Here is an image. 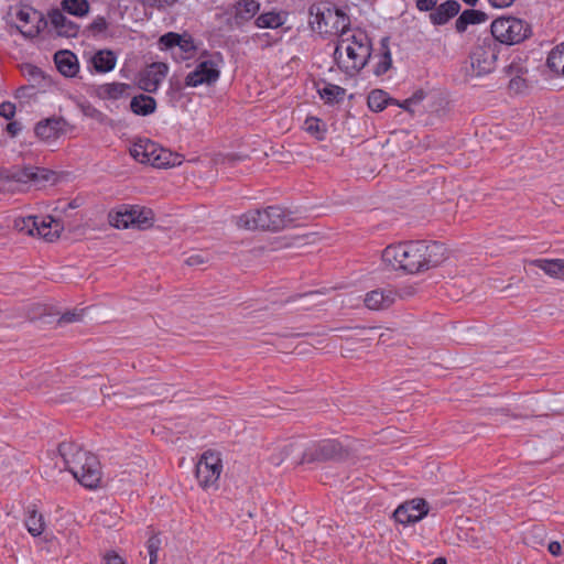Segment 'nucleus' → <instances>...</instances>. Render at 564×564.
<instances>
[{"mask_svg": "<svg viewBox=\"0 0 564 564\" xmlns=\"http://www.w3.org/2000/svg\"><path fill=\"white\" fill-rule=\"evenodd\" d=\"M446 248L437 241H409L388 246L382 251V260L395 270L417 273L442 263Z\"/></svg>", "mask_w": 564, "mask_h": 564, "instance_id": "obj_1", "label": "nucleus"}, {"mask_svg": "<svg viewBox=\"0 0 564 564\" xmlns=\"http://www.w3.org/2000/svg\"><path fill=\"white\" fill-rule=\"evenodd\" d=\"M58 452L66 468L78 482L89 489L98 487L101 480V470L100 463L94 454L72 442L59 444Z\"/></svg>", "mask_w": 564, "mask_h": 564, "instance_id": "obj_2", "label": "nucleus"}, {"mask_svg": "<svg viewBox=\"0 0 564 564\" xmlns=\"http://www.w3.org/2000/svg\"><path fill=\"white\" fill-rule=\"evenodd\" d=\"M370 56L371 42L364 32L341 35L334 51L337 66L347 74H352L364 68Z\"/></svg>", "mask_w": 564, "mask_h": 564, "instance_id": "obj_3", "label": "nucleus"}, {"mask_svg": "<svg viewBox=\"0 0 564 564\" xmlns=\"http://www.w3.org/2000/svg\"><path fill=\"white\" fill-rule=\"evenodd\" d=\"M310 24L313 30L324 35H347L349 17L328 2H318L310 7Z\"/></svg>", "mask_w": 564, "mask_h": 564, "instance_id": "obj_4", "label": "nucleus"}, {"mask_svg": "<svg viewBox=\"0 0 564 564\" xmlns=\"http://www.w3.org/2000/svg\"><path fill=\"white\" fill-rule=\"evenodd\" d=\"M291 221L289 213L280 206H269L264 209L249 210L242 214L237 225L240 228L249 230H271L283 229Z\"/></svg>", "mask_w": 564, "mask_h": 564, "instance_id": "obj_5", "label": "nucleus"}, {"mask_svg": "<svg viewBox=\"0 0 564 564\" xmlns=\"http://www.w3.org/2000/svg\"><path fill=\"white\" fill-rule=\"evenodd\" d=\"M491 40L501 44L516 45L524 42L532 35L531 24L516 17H500L490 25Z\"/></svg>", "mask_w": 564, "mask_h": 564, "instance_id": "obj_6", "label": "nucleus"}, {"mask_svg": "<svg viewBox=\"0 0 564 564\" xmlns=\"http://www.w3.org/2000/svg\"><path fill=\"white\" fill-rule=\"evenodd\" d=\"M108 217L110 225L119 229L133 227L144 230L152 227L154 221L152 209L138 205H123L110 212Z\"/></svg>", "mask_w": 564, "mask_h": 564, "instance_id": "obj_7", "label": "nucleus"}, {"mask_svg": "<svg viewBox=\"0 0 564 564\" xmlns=\"http://www.w3.org/2000/svg\"><path fill=\"white\" fill-rule=\"evenodd\" d=\"M14 228L29 236L43 237L50 242L56 240L64 229L63 224L51 216L42 219L36 216L20 217L14 220Z\"/></svg>", "mask_w": 564, "mask_h": 564, "instance_id": "obj_8", "label": "nucleus"}, {"mask_svg": "<svg viewBox=\"0 0 564 564\" xmlns=\"http://www.w3.org/2000/svg\"><path fill=\"white\" fill-rule=\"evenodd\" d=\"M501 46L495 40L485 39L470 54L471 67L478 76L491 73L496 68Z\"/></svg>", "mask_w": 564, "mask_h": 564, "instance_id": "obj_9", "label": "nucleus"}, {"mask_svg": "<svg viewBox=\"0 0 564 564\" xmlns=\"http://www.w3.org/2000/svg\"><path fill=\"white\" fill-rule=\"evenodd\" d=\"M299 454L301 459L295 460L296 464L327 462L343 458L346 455V449L336 440H325Z\"/></svg>", "mask_w": 564, "mask_h": 564, "instance_id": "obj_10", "label": "nucleus"}, {"mask_svg": "<svg viewBox=\"0 0 564 564\" xmlns=\"http://www.w3.org/2000/svg\"><path fill=\"white\" fill-rule=\"evenodd\" d=\"M223 471L221 457L218 452L206 451L196 464V478L203 488L217 482Z\"/></svg>", "mask_w": 564, "mask_h": 564, "instance_id": "obj_11", "label": "nucleus"}, {"mask_svg": "<svg viewBox=\"0 0 564 564\" xmlns=\"http://www.w3.org/2000/svg\"><path fill=\"white\" fill-rule=\"evenodd\" d=\"M54 178L55 173L47 169L25 166L10 172V174L7 176V183H15L21 185L29 184L35 187H40L44 185L46 182L53 181ZM9 187L12 188L11 185H9Z\"/></svg>", "mask_w": 564, "mask_h": 564, "instance_id": "obj_12", "label": "nucleus"}, {"mask_svg": "<svg viewBox=\"0 0 564 564\" xmlns=\"http://www.w3.org/2000/svg\"><path fill=\"white\" fill-rule=\"evenodd\" d=\"M429 512L425 500L413 499L399 506L393 517L397 522L402 524H409L420 521Z\"/></svg>", "mask_w": 564, "mask_h": 564, "instance_id": "obj_13", "label": "nucleus"}, {"mask_svg": "<svg viewBox=\"0 0 564 564\" xmlns=\"http://www.w3.org/2000/svg\"><path fill=\"white\" fill-rule=\"evenodd\" d=\"M220 72L213 61H203L185 78V85L197 87L202 84L210 85L219 78Z\"/></svg>", "mask_w": 564, "mask_h": 564, "instance_id": "obj_14", "label": "nucleus"}, {"mask_svg": "<svg viewBox=\"0 0 564 564\" xmlns=\"http://www.w3.org/2000/svg\"><path fill=\"white\" fill-rule=\"evenodd\" d=\"M66 121L63 118L51 117L35 124V135L45 142L55 141L65 132Z\"/></svg>", "mask_w": 564, "mask_h": 564, "instance_id": "obj_15", "label": "nucleus"}, {"mask_svg": "<svg viewBox=\"0 0 564 564\" xmlns=\"http://www.w3.org/2000/svg\"><path fill=\"white\" fill-rule=\"evenodd\" d=\"M260 10V2L257 0H239L232 6V24L242 28L251 21Z\"/></svg>", "mask_w": 564, "mask_h": 564, "instance_id": "obj_16", "label": "nucleus"}, {"mask_svg": "<svg viewBox=\"0 0 564 564\" xmlns=\"http://www.w3.org/2000/svg\"><path fill=\"white\" fill-rule=\"evenodd\" d=\"M17 19L20 22L18 29L24 36L34 37L40 33L41 19L36 10L24 7L17 12Z\"/></svg>", "mask_w": 564, "mask_h": 564, "instance_id": "obj_17", "label": "nucleus"}, {"mask_svg": "<svg viewBox=\"0 0 564 564\" xmlns=\"http://www.w3.org/2000/svg\"><path fill=\"white\" fill-rule=\"evenodd\" d=\"M169 67L164 63L151 64L140 78V87L148 93H154L167 74Z\"/></svg>", "mask_w": 564, "mask_h": 564, "instance_id": "obj_18", "label": "nucleus"}, {"mask_svg": "<svg viewBox=\"0 0 564 564\" xmlns=\"http://www.w3.org/2000/svg\"><path fill=\"white\" fill-rule=\"evenodd\" d=\"M158 147L159 144L149 139H140L131 145L129 152L135 161L153 166Z\"/></svg>", "mask_w": 564, "mask_h": 564, "instance_id": "obj_19", "label": "nucleus"}, {"mask_svg": "<svg viewBox=\"0 0 564 564\" xmlns=\"http://www.w3.org/2000/svg\"><path fill=\"white\" fill-rule=\"evenodd\" d=\"M397 293L391 289L370 291L365 296V305L370 310H386L395 301Z\"/></svg>", "mask_w": 564, "mask_h": 564, "instance_id": "obj_20", "label": "nucleus"}, {"mask_svg": "<svg viewBox=\"0 0 564 564\" xmlns=\"http://www.w3.org/2000/svg\"><path fill=\"white\" fill-rule=\"evenodd\" d=\"M460 10V4L456 0H447L440 6H436L430 13V21L434 25H444L452 18L456 17Z\"/></svg>", "mask_w": 564, "mask_h": 564, "instance_id": "obj_21", "label": "nucleus"}, {"mask_svg": "<svg viewBox=\"0 0 564 564\" xmlns=\"http://www.w3.org/2000/svg\"><path fill=\"white\" fill-rule=\"evenodd\" d=\"M50 21L59 36H77L79 25L67 19L59 10H53L50 13Z\"/></svg>", "mask_w": 564, "mask_h": 564, "instance_id": "obj_22", "label": "nucleus"}, {"mask_svg": "<svg viewBox=\"0 0 564 564\" xmlns=\"http://www.w3.org/2000/svg\"><path fill=\"white\" fill-rule=\"evenodd\" d=\"M55 65L61 74L73 77L78 72L77 57L69 51H58L54 55Z\"/></svg>", "mask_w": 564, "mask_h": 564, "instance_id": "obj_23", "label": "nucleus"}, {"mask_svg": "<svg viewBox=\"0 0 564 564\" xmlns=\"http://www.w3.org/2000/svg\"><path fill=\"white\" fill-rule=\"evenodd\" d=\"M554 279L564 280V259H534L528 262Z\"/></svg>", "mask_w": 564, "mask_h": 564, "instance_id": "obj_24", "label": "nucleus"}, {"mask_svg": "<svg viewBox=\"0 0 564 564\" xmlns=\"http://www.w3.org/2000/svg\"><path fill=\"white\" fill-rule=\"evenodd\" d=\"M130 86L123 83H107L96 87V96L102 100H118L128 95Z\"/></svg>", "mask_w": 564, "mask_h": 564, "instance_id": "obj_25", "label": "nucleus"}, {"mask_svg": "<svg viewBox=\"0 0 564 564\" xmlns=\"http://www.w3.org/2000/svg\"><path fill=\"white\" fill-rule=\"evenodd\" d=\"M487 20L488 15L484 11L467 9L455 21V29L458 33H463L467 30L468 25L480 24Z\"/></svg>", "mask_w": 564, "mask_h": 564, "instance_id": "obj_26", "label": "nucleus"}, {"mask_svg": "<svg viewBox=\"0 0 564 564\" xmlns=\"http://www.w3.org/2000/svg\"><path fill=\"white\" fill-rule=\"evenodd\" d=\"M130 109L134 115L149 116L155 111L156 101L149 95L140 94L131 99Z\"/></svg>", "mask_w": 564, "mask_h": 564, "instance_id": "obj_27", "label": "nucleus"}, {"mask_svg": "<svg viewBox=\"0 0 564 564\" xmlns=\"http://www.w3.org/2000/svg\"><path fill=\"white\" fill-rule=\"evenodd\" d=\"M367 104L370 110L379 112L388 105L397 104V99L389 97L384 90L373 89L368 95Z\"/></svg>", "mask_w": 564, "mask_h": 564, "instance_id": "obj_28", "label": "nucleus"}, {"mask_svg": "<svg viewBox=\"0 0 564 564\" xmlns=\"http://www.w3.org/2000/svg\"><path fill=\"white\" fill-rule=\"evenodd\" d=\"M116 61L117 58L111 51H99L91 58L94 67L99 73H107L113 69Z\"/></svg>", "mask_w": 564, "mask_h": 564, "instance_id": "obj_29", "label": "nucleus"}, {"mask_svg": "<svg viewBox=\"0 0 564 564\" xmlns=\"http://www.w3.org/2000/svg\"><path fill=\"white\" fill-rule=\"evenodd\" d=\"M182 163L181 156L176 153H172L170 150L163 149L160 145L158 147V152L155 154V160L153 163L154 167L166 169L175 165H180Z\"/></svg>", "mask_w": 564, "mask_h": 564, "instance_id": "obj_30", "label": "nucleus"}, {"mask_svg": "<svg viewBox=\"0 0 564 564\" xmlns=\"http://www.w3.org/2000/svg\"><path fill=\"white\" fill-rule=\"evenodd\" d=\"M546 64L552 72L564 76V44H560L551 51Z\"/></svg>", "mask_w": 564, "mask_h": 564, "instance_id": "obj_31", "label": "nucleus"}, {"mask_svg": "<svg viewBox=\"0 0 564 564\" xmlns=\"http://www.w3.org/2000/svg\"><path fill=\"white\" fill-rule=\"evenodd\" d=\"M283 18L278 12H265L260 14L256 21L254 24L260 29H275L283 24Z\"/></svg>", "mask_w": 564, "mask_h": 564, "instance_id": "obj_32", "label": "nucleus"}, {"mask_svg": "<svg viewBox=\"0 0 564 564\" xmlns=\"http://www.w3.org/2000/svg\"><path fill=\"white\" fill-rule=\"evenodd\" d=\"M62 9L76 17H84L89 12V2L87 0H63Z\"/></svg>", "mask_w": 564, "mask_h": 564, "instance_id": "obj_33", "label": "nucleus"}, {"mask_svg": "<svg viewBox=\"0 0 564 564\" xmlns=\"http://www.w3.org/2000/svg\"><path fill=\"white\" fill-rule=\"evenodd\" d=\"M25 527L32 536H40L45 528L43 516L36 510H31L25 520Z\"/></svg>", "mask_w": 564, "mask_h": 564, "instance_id": "obj_34", "label": "nucleus"}, {"mask_svg": "<svg viewBox=\"0 0 564 564\" xmlns=\"http://www.w3.org/2000/svg\"><path fill=\"white\" fill-rule=\"evenodd\" d=\"M388 42V37H383L381 40L382 54L380 61L378 62L375 68V74L378 76L386 74L392 66V58L391 53L389 51Z\"/></svg>", "mask_w": 564, "mask_h": 564, "instance_id": "obj_35", "label": "nucleus"}, {"mask_svg": "<svg viewBox=\"0 0 564 564\" xmlns=\"http://www.w3.org/2000/svg\"><path fill=\"white\" fill-rule=\"evenodd\" d=\"M346 90L337 85L327 84L318 90V94L326 102H339L344 99Z\"/></svg>", "mask_w": 564, "mask_h": 564, "instance_id": "obj_36", "label": "nucleus"}, {"mask_svg": "<svg viewBox=\"0 0 564 564\" xmlns=\"http://www.w3.org/2000/svg\"><path fill=\"white\" fill-rule=\"evenodd\" d=\"M82 111L85 117L90 118L100 124L109 126L111 128L113 127V120L90 104L83 105Z\"/></svg>", "mask_w": 564, "mask_h": 564, "instance_id": "obj_37", "label": "nucleus"}, {"mask_svg": "<svg viewBox=\"0 0 564 564\" xmlns=\"http://www.w3.org/2000/svg\"><path fill=\"white\" fill-rule=\"evenodd\" d=\"M527 57L517 55L512 58L511 63L505 68L509 77L524 76L528 73Z\"/></svg>", "mask_w": 564, "mask_h": 564, "instance_id": "obj_38", "label": "nucleus"}, {"mask_svg": "<svg viewBox=\"0 0 564 564\" xmlns=\"http://www.w3.org/2000/svg\"><path fill=\"white\" fill-rule=\"evenodd\" d=\"M22 74L28 77L30 82L40 84L44 79V73L37 66L26 63L21 66Z\"/></svg>", "mask_w": 564, "mask_h": 564, "instance_id": "obj_39", "label": "nucleus"}, {"mask_svg": "<svg viewBox=\"0 0 564 564\" xmlns=\"http://www.w3.org/2000/svg\"><path fill=\"white\" fill-rule=\"evenodd\" d=\"M161 544H162L161 539L159 538L158 534H153L149 538V540L147 542V549H148L149 556H150L149 564L158 563V560H159L158 553L161 547Z\"/></svg>", "mask_w": 564, "mask_h": 564, "instance_id": "obj_40", "label": "nucleus"}, {"mask_svg": "<svg viewBox=\"0 0 564 564\" xmlns=\"http://www.w3.org/2000/svg\"><path fill=\"white\" fill-rule=\"evenodd\" d=\"M305 129L308 133L315 135L316 139H324L325 129L322 128L321 121L317 118H308L305 121Z\"/></svg>", "mask_w": 564, "mask_h": 564, "instance_id": "obj_41", "label": "nucleus"}, {"mask_svg": "<svg viewBox=\"0 0 564 564\" xmlns=\"http://www.w3.org/2000/svg\"><path fill=\"white\" fill-rule=\"evenodd\" d=\"M509 89L516 94H521L528 89V82L524 76L510 77Z\"/></svg>", "mask_w": 564, "mask_h": 564, "instance_id": "obj_42", "label": "nucleus"}, {"mask_svg": "<svg viewBox=\"0 0 564 564\" xmlns=\"http://www.w3.org/2000/svg\"><path fill=\"white\" fill-rule=\"evenodd\" d=\"M181 41V35L174 32H169L160 37V44L165 48L177 46Z\"/></svg>", "mask_w": 564, "mask_h": 564, "instance_id": "obj_43", "label": "nucleus"}, {"mask_svg": "<svg viewBox=\"0 0 564 564\" xmlns=\"http://www.w3.org/2000/svg\"><path fill=\"white\" fill-rule=\"evenodd\" d=\"M108 23L104 17H97L88 26L94 34L102 33L107 30Z\"/></svg>", "mask_w": 564, "mask_h": 564, "instance_id": "obj_44", "label": "nucleus"}, {"mask_svg": "<svg viewBox=\"0 0 564 564\" xmlns=\"http://www.w3.org/2000/svg\"><path fill=\"white\" fill-rule=\"evenodd\" d=\"M15 115V105L10 101H3L0 104V116L10 120Z\"/></svg>", "mask_w": 564, "mask_h": 564, "instance_id": "obj_45", "label": "nucleus"}, {"mask_svg": "<svg viewBox=\"0 0 564 564\" xmlns=\"http://www.w3.org/2000/svg\"><path fill=\"white\" fill-rule=\"evenodd\" d=\"M295 447H296V446H295L294 444H290V445L285 446V447L282 449V452H281V454H280V456H279V457H274V456H272V457L270 458L271 463H272L273 465L279 466V465H280L284 459H286V458H288V457H289V456H290V455H291V454L296 449Z\"/></svg>", "mask_w": 564, "mask_h": 564, "instance_id": "obj_46", "label": "nucleus"}, {"mask_svg": "<svg viewBox=\"0 0 564 564\" xmlns=\"http://www.w3.org/2000/svg\"><path fill=\"white\" fill-rule=\"evenodd\" d=\"M176 0H142V3L147 7L162 9L166 6H171Z\"/></svg>", "mask_w": 564, "mask_h": 564, "instance_id": "obj_47", "label": "nucleus"}, {"mask_svg": "<svg viewBox=\"0 0 564 564\" xmlns=\"http://www.w3.org/2000/svg\"><path fill=\"white\" fill-rule=\"evenodd\" d=\"M177 46L184 52V53H189L192 51L195 50V45H194V42L191 37H186V36H183L181 35V41L180 43L177 44Z\"/></svg>", "mask_w": 564, "mask_h": 564, "instance_id": "obj_48", "label": "nucleus"}, {"mask_svg": "<svg viewBox=\"0 0 564 564\" xmlns=\"http://www.w3.org/2000/svg\"><path fill=\"white\" fill-rule=\"evenodd\" d=\"M437 0H416V8L420 11H433L436 7Z\"/></svg>", "mask_w": 564, "mask_h": 564, "instance_id": "obj_49", "label": "nucleus"}, {"mask_svg": "<svg viewBox=\"0 0 564 564\" xmlns=\"http://www.w3.org/2000/svg\"><path fill=\"white\" fill-rule=\"evenodd\" d=\"M79 316L80 314L78 313H75V312H67L65 314H63L59 319H58V324L62 325V324H66V323H73V322H76L79 319Z\"/></svg>", "mask_w": 564, "mask_h": 564, "instance_id": "obj_50", "label": "nucleus"}, {"mask_svg": "<svg viewBox=\"0 0 564 564\" xmlns=\"http://www.w3.org/2000/svg\"><path fill=\"white\" fill-rule=\"evenodd\" d=\"M106 564H126L124 560L115 552L105 555Z\"/></svg>", "mask_w": 564, "mask_h": 564, "instance_id": "obj_51", "label": "nucleus"}, {"mask_svg": "<svg viewBox=\"0 0 564 564\" xmlns=\"http://www.w3.org/2000/svg\"><path fill=\"white\" fill-rule=\"evenodd\" d=\"M22 130L21 123L18 121H11L7 124V132L11 137H15Z\"/></svg>", "mask_w": 564, "mask_h": 564, "instance_id": "obj_52", "label": "nucleus"}, {"mask_svg": "<svg viewBox=\"0 0 564 564\" xmlns=\"http://www.w3.org/2000/svg\"><path fill=\"white\" fill-rule=\"evenodd\" d=\"M547 550L552 555L558 556L562 552V546H561L560 542L552 541L551 543H549Z\"/></svg>", "mask_w": 564, "mask_h": 564, "instance_id": "obj_53", "label": "nucleus"}, {"mask_svg": "<svg viewBox=\"0 0 564 564\" xmlns=\"http://www.w3.org/2000/svg\"><path fill=\"white\" fill-rule=\"evenodd\" d=\"M494 8L510 7L516 0H488Z\"/></svg>", "mask_w": 564, "mask_h": 564, "instance_id": "obj_54", "label": "nucleus"}, {"mask_svg": "<svg viewBox=\"0 0 564 564\" xmlns=\"http://www.w3.org/2000/svg\"><path fill=\"white\" fill-rule=\"evenodd\" d=\"M394 105H395V106H398V107H400V108H402V109H404L405 111L411 112V113H413V112H414V110H413V106H414V104H413V102H410V99H409V98H408V99H405V100H403L402 102H400L399 100H397V104H394Z\"/></svg>", "mask_w": 564, "mask_h": 564, "instance_id": "obj_55", "label": "nucleus"}, {"mask_svg": "<svg viewBox=\"0 0 564 564\" xmlns=\"http://www.w3.org/2000/svg\"><path fill=\"white\" fill-rule=\"evenodd\" d=\"M424 97H425L424 91L417 90L409 99H410V102L417 105L419 102H421L424 99Z\"/></svg>", "mask_w": 564, "mask_h": 564, "instance_id": "obj_56", "label": "nucleus"}, {"mask_svg": "<svg viewBox=\"0 0 564 564\" xmlns=\"http://www.w3.org/2000/svg\"><path fill=\"white\" fill-rule=\"evenodd\" d=\"M203 262L204 261L200 256H192V257L187 258V260H186V263L191 267L198 265Z\"/></svg>", "mask_w": 564, "mask_h": 564, "instance_id": "obj_57", "label": "nucleus"}, {"mask_svg": "<svg viewBox=\"0 0 564 564\" xmlns=\"http://www.w3.org/2000/svg\"><path fill=\"white\" fill-rule=\"evenodd\" d=\"M413 289L412 288H406L404 290H402V292L399 294L401 297H404V296H410L413 294Z\"/></svg>", "mask_w": 564, "mask_h": 564, "instance_id": "obj_58", "label": "nucleus"}, {"mask_svg": "<svg viewBox=\"0 0 564 564\" xmlns=\"http://www.w3.org/2000/svg\"><path fill=\"white\" fill-rule=\"evenodd\" d=\"M432 564H446V560L444 557H437Z\"/></svg>", "mask_w": 564, "mask_h": 564, "instance_id": "obj_59", "label": "nucleus"}, {"mask_svg": "<svg viewBox=\"0 0 564 564\" xmlns=\"http://www.w3.org/2000/svg\"><path fill=\"white\" fill-rule=\"evenodd\" d=\"M317 295H319V292H318V291H312V292H308V293L303 294L302 296H310V297H313V296H317Z\"/></svg>", "mask_w": 564, "mask_h": 564, "instance_id": "obj_60", "label": "nucleus"}, {"mask_svg": "<svg viewBox=\"0 0 564 564\" xmlns=\"http://www.w3.org/2000/svg\"><path fill=\"white\" fill-rule=\"evenodd\" d=\"M463 1L470 7H475L478 2V0H463Z\"/></svg>", "mask_w": 564, "mask_h": 564, "instance_id": "obj_61", "label": "nucleus"}]
</instances>
